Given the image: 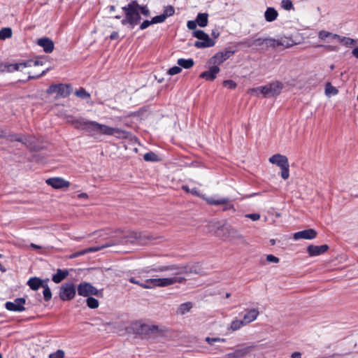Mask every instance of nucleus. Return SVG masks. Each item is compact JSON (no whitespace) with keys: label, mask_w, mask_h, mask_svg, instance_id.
<instances>
[{"label":"nucleus","mask_w":358,"mask_h":358,"mask_svg":"<svg viewBox=\"0 0 358 358\" xmlns=\"http://www.w3.org/2000/svg\"><path fill=\"white\" fill-rule=\"evenodd\" d=\"M83 118H80L77 120H68V122H71L76 129H79L81 127L82 121H83Z\"/></svg>","instance_id":"obj_51"},{"label":"nucleus","mask_w":358,"mask_h":358,"mask_svg":"<svg viewBox=\"0 0 358 358\" xmlns=\"http://www.w3.org/2000/svg\"><path fill=\"white\" fill-rule=\"evenodd\" d=\"M64 352L62 350H57L55 352L50 355L49 358H64Z\"/></svg>","instance_id":"obj_50"},{"label":"nucleus","mask_w":358,"mask_h":358,"mask_svg":"<svg viewBox=\"0 0 358 358\" xmlns=\"http://www.w3.org/2000/svg\"><path fill=\"white\" fill-rule=\"evenodd\" d=\"M243 326H245V324L243 320H234L231 323L230 329L234 331L240 329Z\"/></svg>","instance_id":"obj_34"},{"label":"nucleus","mask_w":358,"mask_h":358,"mask_svg":"<svg viewBox=\"0 0 358 358\" xmlns=\"http://www.w3.org/2000/svg\"><path fill=\"white\" fill-rule=\"evenodd\" d=\"M166 18L165 17V15L162 14L152 17V22H153V24L162 23L164 22L166 20Z\"/></svg>","instance_id":"obj_47"},{"label":"nucleus","mask_w":358,"mask_h":358,"mask_svg":"<svg viewBox=\"0 0 358 358\" xmlns=\"http://www.w3.org/2000/svg\"><path fill=\"white\" fill-rule=\"evenodd\" d=\"M223 85L229 89L233 90L236 87V83L231 80H227L223 82Z\"/></svg>","instance_id":"obj_49"},{"label":"nucleus","mask_w":358,"mask_h":358,"mask_svg":"<svg viewBox=\"0 0 358 358\" xmlns=\"http://www.w3.org/2000/svg\"><path fill=\"white\" fill-rule=\"evenodd\" d=\"M113 245H115V243H106L105 245H102L98 246V247H90V248H88L87 249L80 250L79 252H77L71 255V258H76V257H78L79 256L84 255H85L87 253H89V252H97V251H99V250H102L103 248L112 246Z\"/></svg>","instance_id":"obj_17"},{"label":"nucleus","mask_w":358,"mask_h":358,"mask_svg":"<svg viewBox=\"0 0 358 358\" xmlns=\"http://www.w3.org/2000/svg\"><path fill=\"white\" fill-rule=\"evenodd\" d=\"M266 260L269 262H273V263L279 262V259L273 255H268L266 256Z\"/></svg>","instance_id":"obj_57"},{"label":"nucleus","mask_w":358,"mask_h":358,"mask_svg":"<svg viewBox=\"0 0 358 358\" xmlns=\"http://www.w3.org/2000/svg\"><path fill=\"white\" fill-rule=\"evenodd\" d=\"M278 13L277 10L271 7H269L266 9L264 13V17L267 22H273L276 20Z\"/></svg>","instance_id":"obj_27"},{"label":"nucleus","mask_w":358,"mask_h":358,"mask_svg":"<svg viewBox=\"0 0 358 358\" xmlns=\"http://www.w3.org/2000/svg\"><path fill=\"white\" fill-rule=\"evenodd\" d=\"M352 55L358 59V47L354 48L352 51Z\"/></svg>","instance_id":"obj_64"},{"label":"nucleus","mask_w":358,"mask_h":358,"mask_svg":"<svg viewBox=\"0 0 358 358\" xmlns=\"http://www.w3.org/2000/svg\"><path fill=\"white\" fill-rule=\"evenodd\" d=\"M208 15L207 13H199L195 20L199 27H205L208 24Z\"/></svg>","instance_id":"obj_30"},{"label":"nucleus","mask_w":358,"mask_h":358,"mask_svg":"<svg viewBox=\"0 0 358 358\" xmlns=\"http://www.w3.org/2000/svg\"><path fill=\"white\" fill-rule=\"evenodd\" d=\"M80 129L85 130L92 135L114 136L116 138H127V132L117 127H111L95 121L83 120Z\"/></svg>","instance_id":"obj_1"},{"label":"nucleus","mask_w":358,"mask_h":358,"mask_svg":"<svg viewBox=\"0 0 358 358\" xmlns=\"http://www.w3.org/2000/svg\"><path fill=\"white\" fill-rule=\"evenodd\" d=\"M224 236L230 241H234L238 244L248 245L245 236L236 228L231 226H227L224 228Z\"/></svg>","instance_id":"obj_7"},{"label":"nucleus","mask_w":358,"mask_h":358,"mask_svg":"<svg viewBox=\"0 0 358 358\" xmlns=\"http://www.w3.org/2000/svg\"><path fill=\"white\" fill-rule=\"evenodd\" d=\"M320 46L324 48L328 51H337L338 50V47L334 46V45H321Z\"/></svg>","instance_id":"obj_59"},{"label":"nucleus","mask_w":358,"mask_h":358,"mask_svg":"<svg viewBox=\"0 0 358 358\" xmlns=\"http://www.w3.org/2000/svg\"><path fill=\"white\" fill-rule=\"evenodd\" d=\"M76 95L83 99H87L90 98V94L84 88H80L76 90Z\"/></svg>","instance_id":"obj_38"},{"label":"nucleus","mask_w":358,"mask_h":358,"mask_svg":"<svg viewBox=\"0 0 358 358\" xmlns=\"http://www.w3.org/2000/svg\"><path fill=\"white\" fill-rule=\"evenodd\" d=\"M140 12L145 17L149 16L150 14V10L146 6H141L139 5V13Z\"/></svg>","instance_id":"obj_54"},{"label":"nucleus","mask_w":358,"mask_h":358,"mask_svg":"<svg viewBox=\"0 0 358 358\" xmlns=\"http://www.w3.org/2000/svg\"><path fill=\"white\" fill-rule=\"evenodd\" d=\"M292 45L291 43L288 42L286 39L280 38L278 39V46H283L285 48H289Z\"/></svg>","instance_id":"obj_53"},{"label":"nucleus","mask_w":358,"mask_h":358,"mask_svg":"<svg viewBox=\"0 0 358 358\" xmlns=\"http://www.w3.org/2000/svg\"><path fill=\"white\" fill-rule=\"evenodd\" d=\"M220 69L217 66L213 64L208 71L201 73L199 77L207 80L213 81L216 78V75L220 72Z\"/></svg>","instance_id":"obj_20"},{"label":"nucleus","mask_w":358,"mask_h":358,"mask_svg":"<svg viewBox=\"0 0 358 358\" xmlns=\"http://www.w3.org/2000/svg\"><path fill=\"white\" fill-rule=\"evenodd\" d=\"M206 202L210 204V205H213V206H218V205H221L222 203L224 202V201H222V198H218V199H216L215 197H208V198H206Z\"/></svg>","instance_id":"obj_40"},{"label":"nucleus","mask_w":358,"mask_h":358,"mask_svg":"<svg viewBox=\"0 0 358 358\" xmlns=\"http://www.w3.org/2000/svg\"><path fill=\"white\" fill-rule=\"evenodd\" d=\"M193 305L192 302H186L184 303L180 304L178 310L176 311L177 314L183 315L186 314L187 313L189 312L190 310L192 308Z\"/></svg>","instance_id":"obj_29"},{"label":"nucleus","mask_w":358,"mask_h":358,"mask_svg":"<svg viewBox=\"0 0 358 358\" xmlns=\"http://www.w3.org/2000/svg\"><path fill=\"white\" fill-rule=\"evenodd\" d=\"M223 203H222V206H223V210H232L235 211L234 206L232 203H231L230 201L227 198H222Z\"/></svg>","instance_id":"obj_39"},{"label":"nucleus","mask_w":358,"mask_h":358,"mask_svg":"<svg viewBox=\"0 0 358 358\" xmlns=\"http://www.w3.org/2000/svg\"><path fill=\"white\" fill-rule=\"evenodd\" d=\"M10 140L12 141H20V142L23 141V138L18 135H10Z\"/></svg>","instance_id":"obj_60"},{"label":"nucleus","mask_w":358,"mask_h":358,"mask_svg":"<svg viewBox=\"0 0 358 358\" xmlns=\"http://www.w3.org/2000/svg\"><path fill=\"white\" fill-rule=\"evenodd\" d=\"M264 44L266 45V47H278V39L272 38H264Z\"/></svg>","instance_id":"obj_43"},{"label":"nucleus","mask_w":358,"mask_h":358,"mask_svg":"<svg viewBox=\"0 0 358 358\" xmlns=\"http://www.w3.org/2000/svg\"><path fill=\"white\" fill-rule=\"evenodd\" d=\"M325 92L327 95H336L338 94V90L331 85L330 83L326 84Z\"/></svg>","instance_id":"obj_37"},{"label":"nucleus","mask_w":358,"mask_h":358,"mask_svg":"<svg viewBox=\"0 0 358 358\" xmlns=\"http://www.w3.org/2000/svg\"><path fill=\"white\" fill-rule=\"evenodd\" d=\"M264 38H258L252 41H250L249 40H246L243 42V43L245 44L248 47H251L252 45L261 46L264 45Z\"/></svg>","instance_id":"obj_32"},{"label":"nucleus","mask_w":358,"mask_h":358,"mask_svg":"<svg viewBox=\"0 0 358 358\" xmlns=\"http://www.w3.org/2000/svg\"><path fill=\"white\" fill-rule=\"evenodd\" d=\"M125 238H127V241L134 242L135 241H138L142 244L146 243L145 239H153L151 236L145 234V233L138 231H131L128 236H125Z\"/></svg>","instance_id":"obj_14"},{"label":"nucleus","mask_w":358,"mask_h":358,"mask_svg":"<svg viewBox=\"0 0 358 358\" xmlns=\"http://www.w3.org/2000/svg\"><path fill=\"white\" fill-rule=\"evenodd\" d=\"M182 71L180 66H173L168 71L169 75L173 76L180 73Z\"/></svg>","instance_id":"obj_52"},{"label":"nucleus","mask_w":358,"mask_h":358,"mask_svg":"<svg viewBox=\"0 0 358 358\" xmlns=\"http://www.w3.org/2000/svg\"><path fill=\"white\" fill-rule=\"evenodd\" d=\"M124 12V18L122 20V24L126 25L129 24L131 28L139 24L141 19L139 13V4L136 1H133L126 6L122 8Z\"/></svg>","instance_id":"obj_3"},{"label":"nucleus","mask_w":358,"mask_h":358,"mask_svg":"<svg viewBox=\"0 0 358 358\" xmlns=\"http://www.w3.org/2000/svg\"><path fill=\"white\" fill-rule=\"evenodd\" d=\"M151 24H153V22H152V20H146L143 21V22L141 24V25H140V29H141V30H143V29H145L148 28V27L149 26H150Z\"/></svg>","instance_id":"obj_56"},{"label":"nucleus","mask_w":358,"mask_h":358,"mask_svg":"<svg viewBox=\"0 0 358 358\" xmlns=\"http://www.w3.org/2000/svg\"><path fill=\"white\" fill-rule=\"evenodd\" d=\"M37 44L42 47L46 53H50L54 50V43L49 38H42L38 39Z\"/></svg>","instance_id":"obj_22"},{"label":"nucleus","mask_w":358,"mask_h":358,"mask_svg":"<svg viewBox=\"0 0 358 358\" xmlns=\"http://www.w3.org/2000/svg\"><path fill=\"white\" fill-rule=\"evenodd\" d=\"M245 217L251 219L253 221L258 220L260 218L259 214L257 213L247 214Z\"/></svg>","instance_id":"obj_58"},{"label":"nucleus","mask_w":358,"mask_h":358,"mask_svg":"<svg viewBox=\"0 0 358 358\" xmlns=\"http://www.w3.org/2000/svg\"><path fill=\"white\" fill-rule=\"evenodd\" d=\"M284 85L282 82L275 80L264 86L250 89L249 92L252 95L260 92L264 97H273L279 95Z\"/></svg>","instance_id":"obj_4"},{"label":"nucleus","mask_w":358,"mask_h":358,"mask_svg":"<svg viewBox=\"0 0 358 358\" xmlns=\"http://www.w3.org/2000/svg\"><path fill=\"white\" fill-rule=\"evenodd\" d=\"M24 304L25 299L24 298H17L13 302H6L5 306L8 310L21 312L25 310Z\"/></svg>","instance_id":"obj_13"},{"label":"nucleus","mask_w":358,"mask_h":358,"mask_svg":"<svg viewBox=\"0 0 358 358\" xmlns=\"http://www.w3.org/2000/svg\"><path fill=\"white\" fill-rule=\"evenodd\" d=\"M193 36L201 41L203 37H206V34L203 31L198 29L193 31Z\"/></svg>","instance_id":"obj_48"},{"label":"nucleus","mask_w":358,"mask_h":358,"mask_svg":"<svg viewBox=\"0 0 358 358\" xmlns=\"http://www.w3.org/2000/svg\"><path fill=\"white\" fill-rule=\"evenodd\" d=\"M268 161L272 164L278 166L281 169L280 176L284 180L289 177V164L287 157L285 155L275 154L272 155Z\"/></svg>","instance_id":"obj_5"},{"label":"nucleus","mask_w":358,"mask_h":358,"mask_svg":"<svg viewBox=\"0 0 358 358\" xmlns=\"http://www.w3.org/2000/svg\"><path fill=\"white\" fill-rule=\"evenodd\" d=\"M337 41L346 47H350L356 44V41L354 39L348 37H342L340 36V38H338Z\"/></svg>","instance_id":"obj_33"},{"label":"nucleus","mask_w":358,"mask_h":358,"mask_svg":"<svg viewBox=\"0 0 358 358\" xmlns=\"http://www.w3.org/2000/svg\"><path fill=\"white\" fill-rule=\"evenodd\" d=\"M152 271L156 272H163L166 271H172L175 277H180L182 274H186L189 273H196V270L193 267H190L188 265L184 264H171L169 266H161L156 268H153Z\"/></svg>","instance_id":"obj_6"},{"label":"nucleus","mask_w":358,"mask_h":358,"mask_svg":"<svg viewBox=\"0 0 358 358\" xmlns=\"http://www.w3.org/2000/svg\"><path fill=\"white\" fill-rule=\"evenodd\" d=\"M48 94H57L59 96L67 97L71 92V87L69 85L55 84L52 85L47 90Z\"/></svg>","instance_id":"obj_10"},{"label":"nucleus","mask_w":358,"mask_h":358,"mask_svg":"<svg viewBox=\"0 0 358 358\" xmlns=\"http://www.w3.org/2000/svg\"><path fill=\"white\" fill-rule=\"evenodd\" d=\"M190 192H191L192 194L195 195V196H200V194H199V191H198V189H197L196 188H193V189H192L190 190Z\"/></svg>","instance_id":"obj_62"},{"label":"nucleus","mask_w":358,"mask_h":358,"mask_svg":"<svg viewBox=\"0 0 358 358\" xmlns=\"http://www.w3.org/2000/svg\"><path fill=\"white\" fill-rule=\"evenodd\" d=\"M28 63H16V64H0V71L13 72L15 71H20L27 66Z\"/></svg>","instance_id":"obj_19"},{"label":"nucleus","mask_w":358,"mask_h":358,"mask_svg":"<svg viewBox=\"0 0 358 358\" xmlns=\"http://www.w3.org/2000/svg\"><path fill=\"white\" fill-rule=\"evenodd\" d=\"M69 275L67 270L57 269V273L52 276V281L55 283H59L65 279Z\"/></svg>","instance_id":"obj_26"},{"label":"nucleus","mask_w":358,"mask_h":358,"mask_svg":"<svg viewBox=\"0 0 358 358\" xmlns=\"http://www.w3.org/2000/svg\"><path fill=\"white\" fill-rule=\"evenodd\" d=\"M46 183L55 189H62L70 186L69 181L59 177L48 178L46 180Z\"/></svg>","instance_id":"obj_15"},{"label":"nucleus","mask_w":358,"mask_h":358,"mask_svg":"<svg viewBox=\"0 0 358 358\" xmlns=\"http://www.w3.org/2000/svg\"><path fill=\"white\" fill-rule=\"evenodd\" d=\"M175 13V9L173 6H167L164 8L163 15H165V17L167 18L168 17L173 15Z\"/></svg>","instance_id":"obj_44"},{"label":"nucleus","mask_w":358,"mask_h":358,"mask_svg":"<svg viewBox=\"0 0 358 358\" xmlns=\"http://www.w3.org/2000/svg\"><path fill=\"white\" fill-rule=\"evenodd\" d=\"M12 36V30L10 28H3L0 30V40H5Z\"/></svg>","instance_id":"obj_35"},{"label":"nucleus","mask_w":358,"mask_h":358,"mask_svg":"<svg viewBox=\"0 0 358 358\" xmlns=\"http://www.w3.org/2000/svg\"><path fill=\"white\" fill-rule=\"evenodd\" d=\"M86 302L87 306L92 309H95L98 308L99 305V301L94 297L89 296L87 299Z\"/></svg>","instance_id":"obj_36"},{"label":"nucleus","mask_w":358,"mask_h":358,"mask_svg":"<svg viewBox=\"0 0 358 358\" xmlns=\"http://www.w3.org/2000/svg\"><path fill=\"white\" fill-rule=\"evenodd\" d=\"M78 294L82 296H88L90 295L97 296L99 294L98 289L89 282H81L77 288Z\"/></svg>","instance_id":"obj_11"},{"label":"nucleus","mask_w":358,"mask_h":358,"mask_svg":"<svg viewBox=\"0 0 358 358\" xmlns=\"http://www.w3.org/2000/svg\"><path fill=\"white\" fill-rule=\"evenodd\" d=\"M133 329L136 334L145 335L153 334L161 331L157 325H150L140 322H135L133 324Z\"/></svg>","instance_id":"obj_8"},{"label":"nucleus","mask_w":358,"mask_h":358,"mask_svg":"<svg viewBox=\"0 0 358 358\" xmlns=\"http://www.w3.org/2000/svg\"><path fill=\"white\" fill-rule=\"evenodd\" d=\"M206 341L210 345H214V343L215 342H225L226 341V339L225 338H219V337H216V338H210V337H206Z\"/></svg>","instance_id":"obj_45"},{"label":"nucleus","mask_w":358,"mask_h":358,"mask_svg":"<svg viewBox=\"0 0 358 358\" xmlns=\"http://www.w3.org/2000/svg\"><path fill=\"white\" fill-rule=\"evenodd\" d=\"M76 293L75 285L72 282H67L60 287L59 295L62 301H69L74 298Z\"/></svg>","instance_id":"obj_9"},{"label":"nucleus","mask_w":358,"mask_h":358,"mask_svg":"<svg viewBox=\"0 0 358 358\" xmlns=\"http://www.w3.org/2000/svg\"><path fill=\"white\" fill-rule=\"evenodd\" d=\"M215 42L213 39L210 38L206 34V37H203L201 41H197L194 43V46L198 48H205L214 46Z\"/></svg>","instance_id":"obj_23"},{"label":"nucleus","mask_w":358,"mask_h":358,"mask_svg":"<svg viewBox=\"0 0 358 358\" xmlns=\"http://www.w3.org/2000/svg\"><path fill=\"white\" fill-rule=\"evenodd\" d=\"M318 37L320 39H321L322 41H325L327 38L337 40L338 38H340V35H338L336 34H333V33L327 31L322 30V31H319Z\"/></svg>","instance_id":"obj_28"},{"label":"nucleus","mask_w":358,"mask_h":358,"mask_svg":"<svg viewBox=\"0 0 358 358\" xmlns=\"http://www.w3.org/2000/svg\"><path fill=\"white\" fill-rule=\"evenodd\" d=\"M27 285L31 289L37 290L41 287H43V285H44L45 284L43 283V280H41L39 278L33 277L28 280Z\"/></svg>","instance_id":"obj_25"},{"label":"nucleus","mask_w":358,"mask_h":358,"mask_svg":"<svg viewBox=\"0 0 358 358\" xmlns=\"http://www.w3.org/2000/svg\"><path fill=\"white\" fill-rule=\"evenodd\" d=\"M292 358H301V355L299 352H295L292 353Z\"/></svg>","instance_id":"obj_63"},{"label":"nucleus","mask_w":358,"mask_h":358,"mask_svg":"<svg viewBox=\"0 0 358 358\" xmlns=\"http://www.w3.org/2000/svg\"><path fill=\"white\" fill-rule=\"evenodd\" d=\"M234 53V51L225 50L224 52H219L213 57L210 58L209 62L215 66L222 64L224 61L229 59Z\"/></svg>","instance_id":"obj_12"},{"label":"nucleus","mask_w":358,"mask_h":358,"mask_svg":"<svg viewBox=\"0 0 358 358\" xmlns=\"http://www.w3.org/2000/svg\"><path fill=\"white\" fill-rule=\"evenodd\" d=\"M177 64L180 66V67H182L184 69H190L194 66V60L192 59H179L177 62Z\"/></svg>","instance_id":"obj_31"},{"label":"nucleus","mask_w":358,"mask_h":358,"mask_svg":"<svg viewBox=\"0 0 358 358\" xmlns=\"http://www.w3.org/2000/svg\"><path fill=\"white\" fill-rule=\"evenodd\" d=\"M119 35H118V33L116 32V31H114L111 34V35L110 36V38L111 40H115V39H117L118 38Z\"/></svg>","instance_id":"obj_61"},{"label":"nucleus","mask_w":358,"mask_h":358,"mask_svg":"<svg viewBox=\"0 0 358 358\" xmlns=\"http://www.w3.org/2000/svg\"><path fill=\"white\" fill-rule=\"evenodd\" d=\"M254 348V345H248L242 348H237L234 352L228 354V357L229 358H242L249 354Z\"/></svg>","instance_id":"obj_18"},{"label":"nucleus","mask_w":358,"mask_h":358,"mask_svg":"<svg viewBox=\"0 0 358 358\" xmlns=\"http://www.w3.org/2000/svg\"><path fill=\"white\" fill-rule=\"evenodd\" d=\"M329 249V246L327 245H310L308 247L307 251L310 256H317L321 254L324 253Z\"/></svg>","instance_id":"obj_21"},{"label":"nucleus","mask_w":358,"mask_h":358,"mask_svg":"<svg viewBox=\"0 0 358 358\" xmlns=\"http://www.w3.org/2000/svg\"><path fill=\"white\" fill-rule=\"evenodd\" d=\"M259 312L256 308H252L247 311V313L244 315L243 320L245 325L250 324V322L255 321L258 317Z\"/></svg>","instance_id":"obj_24"},{"label":"nucleus","mask_w":358,"mask_h":358,"mask_svg":"<svg viewBox=\"0 0 358 358\" xmlns=\"http://www.w3.org/2000/svg\"><path fill=\"white\" fill-rule=\"evenodd\" d=\"M129 280L130 282L138 285L144 289H152L156 287H162L170 286L175 283H181L185 280V278L183 277L150 278L146 280L144 282H141L140 281L136 280L135 278L131 277Z\"/></svg>","instance_id":"obj_2"},{"label":"nucleus","mask_w":358,"mask_h":358,"mask_svg":"<svg viewBox=\"0 0 358 358\" xmlns=\"http://www.w3.org/2000/svg\"><path fill=\"white\" fill-rule=\"evenodd\" d=\"M317 231L313 229H308L303 231L296 232L293 234V238L295 240L308 239L311 240L317 236Z\"/></svg>","instance_id":"obj_16"},{"label":"nucleus","mask_w":358,"mask_h":358,"mask_svg":"<svg viewBox=\"0 0 358 358\" xmlns=\"http://www.w3.org/2000/svg\"><path fill=\"white\" fill-rule=\"evenodd\" d=\"M42 287L44 288L43 297H44L45 301H50L52 298V293H51V291H50L49 287L48 286L47 284H45L44 285H43Z\"/></svg>","instance_id":"obj_42"},{"label":"nucleus","mask_w":358,"mask_h":358,"mask_svg":"<svg viewBox=\"0 0 358 358\" xmlns=\"http://www.w3.org/2000/svg\"><path fill=\"white\" fill-rule=\"evenodd\" d=\"M281 5L282 7L287 10H289L293 8V4L290 0H282Z\"/></svg>","instance_id":"obj_46"},{"label":"nucleus","mask_w":358,"mask_h":358,"mask_svg":"<svg viewBox=\"0 0 358 358\" xmlns=\"http://www.w3.org/2000/svg\"><path fill=\"white\" fill-rule=\"evenodd\" d=\"M143 159L146 162H156L158 159V157L155 153L150 152L144 155Z\"/></svg>","instance_id":"obj_41"},{"label":"nucleus","mask_w":358,"mask_h":358,"mask_svg":"<svg viewBox=\"0 0 358 358\" xmlns=\"http://www.w3.org/2000/svg\"><path fill=\"white\" fill-rule=\"evenodd\" d=\"M196 24H197V23H196V20H189L187 22V27H188V29L193 30V31H194V30H197L196 29Z\"/></svg>","instance_id":"obj_55"}]
</instances>
